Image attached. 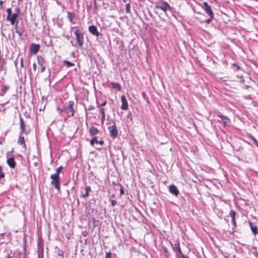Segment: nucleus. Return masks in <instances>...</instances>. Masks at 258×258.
<instances>
[{"instance_id": "680f3d73", "label": "nucleus", "mask_w": 258, "mask_h": 258, "mask_svg": "<svg viewBox=\"0 0 258 258\" xmlns=\"http://www.w3.org/2000/svg\"><path fill=\"white\" fill-rule=\"evenodd\" d=\"M5 175V173H2L1 174H0V179L2 178H4Z\"/></svg>"}, {"instance_id": "72a5a7b5", "label": "nucleus", "mask_w": 258, "mask_h": 258, "mask_svg": "<svg viewBox=\"0 0 258 258\" xmlns=\"http://www.w3.org/2000/svg\"><path fill=\"white\" fill-rule=\"evenodd\" d=\"M19 16L18 13H14L10 16L11 18L17 20V18Z\"/></svg>"}, {"instance_id": "423d86ee", "label": "nucleus", "mask_w": 258, "mask_h": 258, "mask_svg": "<svg viewBox=\"0 0 258 258\" xmlns=\"http://www.w3.org/2000/svg\"><path fill=\"white\" fill-rule=\"evenodd\" d=\"M74 33L76 35V40L77 42V43L78 44V45L80 47H82V46L83 45V43H84L83 34L78 29H77L75 31Z\"/></svg>"}, {"instance_id": "b1692460", "label": "nucleus", "mask_w": 258, "mask_h": 258, "mask_svg": "<svg viewBox=\"0 0 258 258\" xmlns=\"http://www.w3.org/2000/svg\"><path fill=\"white\" fill-rule=\"evenodd\" d=\"M18 143L19 145H23V147H26V144L25 143V139L24 137L20 136L18 140Z\"/></svg>"}, {"instance_id": "a878e982", "label": "nucleus", "mask_w": 258, "mask_h": 258, "mask_svg": "<svg viewBox=\"0 0 258 258\" xmlns=\"http://www.w3.org/2000/svg\"><path fill=\"white\" fill-rule=\"evenodd\" d=\"M37 60H38V63L40 66H43L44 65L45 63V61L44 59L43 58V57L41 56H37Z\"/></svg>"}, {"instance_id": "20e7f679", "label": "nucleus", "mask_w": 258, "mask_h": 258, "mask_svg": "<svg viewBox=\"0 0 258 258\" xmlns=\"http://www.w3.org/2000/svg\"><path fill=\"white\" fill-rule=\"evenodd\" d=\"M15 28L16 29V32L19 35L20 37H21L25 32V27L23 22H21L20 23L18 21H17Z\"/></svg>"}, {"instance_id": "ddd939ff", "label": "nucleus", "mask_w": 258, "mask_h": 258, "mask_svg": "<svg viewBox=\"0 0 258 258\" xmlns=\"http://www.w3.org/2000/svg\"><path fill=\"white\" fill-rule=\"evenodd\" d=\"M89 133L91 136L95 137V135H97L99 133V131L98 129L96 127H95L94 126H91L90 127L89 130Z\"/></svg>"}, {"instance_id": "13d9d810", "label": "nucleus", "mask_w": 258, "mask_h": 258, "mask_svg": "<svg viewBox=\"0 0 258 258\" xmlns=\"http://www.w3.org/2000/svg\"><path fill=\"white\" fill-rule=\"evenodd\" d=\"M92 221L93 222L94 226H96V224L95 223L97 222V221L96 220V219L94 218H92Z\"/></svg>"}, {"instance_id": "39448f33", "label": "nucleus", "mask_w": 258, "mask_h": 258, "mask_svg": "<svg viewBox=\"0 0 258 258\" xmlns=\"http://www.w3.org/2000/svg\"><path fill=\"white\" fill-rule=\"evenodd\" d=\"M112 125L108 127V129L109 130L110 136L113 139L116 138L118 136V130L115 124V122L113 121H112Z\"/></svg>"}, {"instance_id": "e2e57ef3", "label": "nucleus", "mask_w": 258, "mask_h": 258, "mask_svg": "<svg viewBox=\"0 0 258 258\" xmlns=\"http://www.w3.org/2000/svg\"><path fill=\"white\" fill-rule=\"evenodd\" d=\"M21 67H23V58H22L21 59Z\"/></svg>"}, {"instance_id": "8fccbe9b", "label": "nucleus", "mask_w": 258, "mask_h": 258, "mask_svg": "<svg viewBox=\"0 0 258 258\" xmlns=\"http://www.w3.org/2000/svg\"><path fill=\"white\" fill-rule=\"evenodd\" d=\"M95 109V106L93 105H90L88 108L89 110H92Z\"/></svg>"}, {"instance_id": "0eeeda50", "label": "nucleus", "mask_w": 258, "mask_h": 258, "mask_svg": "<svg viewBox=\"0 0 258 258\" xmlns=\"http://www.w3.org/2000/svg\"><path fill=\"white\" fill-rule=\"evenodd\" d=\"M172 250L174 251L176 258H179V256L182 253L180 247V243L179 241L176 242L174 244L170 243Z\"/></svg>"}, {"instance_id": "4c0bfd02", "label": "nucleus", "mask_w": 258, "mask_h": 258, "mask_svg": "<svg viewBox=\"0 0 258 258\" xmlns=\"http://www.w3.org/2000/svg\"><path fill=\"white\" fill-rule=\"evenodd\" d=\"M7 12L8 13V15L7 16H9V17L11 16L12 15V10L11 8H8L7 9Z\"/></svg>"}, {"instance_id": "6e6d98bb", "label": "nucleus", "mask_w": 258, "mask_h": 258, "mask_svg": "<svg viewBox=\"0 0 258 258\" xmlns=\"http://www.w3.org/2000/svg\"><path fill=\"white\" fill-rule=\"evenodd\" d=\"M94 7L95 9H97V3L96 0H94Z\"/></svg>"}, {"instance_id": "2eb2a0df", "label": "nucleus", "mask_w": 258, "mask_h": 258, "mask_svg": "<svg viewBox=\"0 0 258 258\" xmlns=\"http://www.w3.org/2000/svg\"><path fill=\"white\" fill-rule=\"evenodd\" d=\"M13 252L9 247H7L4 251V257L5 258H13Z\"/></svg>"}, {"instance_id": "de8ad7c7", "label": "nucleus", "mask_w": 258, "mask_h": 258, "mask_svg": "<svg viewBox=\"0 0 258 258\" xmlns=\"http://www.w3.org/2000/svg\"><path fill=\"white\" fill-rule=\"evenodd\" d=\"M100 112L101 115H105V109L104 108L102 107L100 108Z\"/></svg>"}, {"instance_id": "6e6552de", "label": "nucleus", "mask_w": 258, "mask_h": 258, "mask_svg": "<svg viewBox=\"0 0 258 258\" xmlns=\"http://www.w3.org/2000/svg\"><path fill=\"white\" fill-rule=\"evenodd\" d=\"M203 9L204 10L205 12L209 15V17H211L212 18V17L214 16V13L211 7L208 5V4L207 2L204 3Z\"/></svg>"}, {"instance_id": "774afa93", "label": "nucleus", "mask_w": 258, "mask_h": 258, "mask_svg": "<svg viewBox=\"0 0 258 258\" xmlns=\"http://www.w3.org/2000/svg\"><path fill=\"white\" fill-rule=\"evenodd\" d=\"M71 44H72V45L73 46H74V44H73V41H71Z\"/></svg>"}, {"instance_id": "6ab92c4d", "label": "nucleus", "mask_w": 258, "mask_h": 258, "mask_svg": "<svg viewBox=\"0 0 258 258\" xmlns=\"http://www.w3.org/2000/svg\"><path fill=\"white\" fill-rule=\"evenodd\" d=\"M91 191V188L90 186H86L85 187V193L81 194L80 197L81 198H88L90 195V192Z\"/></svg>"}, {"instance_id": "1a4fd4ad", "label": "nucleus", "mask_w": 258, "mask_h": 258, "mask_svg": "<svg viewBox=\"0 0 258 258\" xmlns=\"http://www.w3.org/2000/svg\"><path fill=\"white\" fill-rule=\"evenodd\" d=\"M169 191L170 194H172L175 197H177L179 194V191L178 188L174 184H171L169 186Z\"/></svg>"}, {"instance_id": "5fc2aeb1", "label": "nucleus", "mask_w": 258, "mask_h": 258, "mask_svg": "<svg viewBox=\"0 0 258 258\" xmlns=\"http://www.w3.org/2000/svg\"><path fill=\"white\" fill-rule=\"evenodd\" d=\"M33 69L34 71H36V69H37V66H36V63H34L33 64Z\"/></svg>"}, {"instance_id": "c85d7f7f", "label": "nucleus", "mask_w": 258, "mask_h": 258, "mask_svg": "<svg viewBox=\"0 0 258 258\" xmlns=\"http://www.w3.org/2000/svg\"><path fill=\"white\" fill-rule=\"evenodd\" d=\"M63 169V167H62V166L58 167L56 169L55 173L54 174L59 176L60 173L61 172V170Z\"/></svg>"}, {"instance_id": "a19ab883", "label": "nucleus", "mask_w": 258, "mask_h": 258, "mask_svg": "<svg viewBox=\"0 0 258 258\" xmlns=\"http://www.w3.org/2000/svg\"><path fill=\"white\" fill-rule=\"evenodd\" d=\"M95 143L96 144H99L100 145H101V146H102L103 144H104V141L103 140H100V141H98L97 140V142H95Z\"/></svg>"}, {"instance_id": "ea45409f", "label": "nucleus", "mask_w": 258, "mask_h": 258, "mask_svg": "<svg viewBox=\"0 0 258 258\" xmlns=\"http://www.w3.org/2000/svg\"><path fill=\"white\" fill-rule=\"evenodd\" d=\"M119 191H120V195H124V189H123V187L122 186H120V188L119 189Z\"/></svg>"}, {"instance_id": "f03ea898", "label": "nucleus", "mask_w": 258, "mask_h": 258, "mask_svg": "<svg viewBox=\"0 0 258 258\" xmlns=\"http://www.w3.org/2000/svg\"><path fill=\"white\" fill-rule=\"evenodd\" d=\"M74 102L73 101H69L67 107H65L61 110V112H64L68 114L69 116H74L75 110L73 108Z\"/></svg>"}, {"instance_id": "5701e85b", "label": "nucleus", "mask_w": 258, "mask_h": 258, "mask_svg": "<svg viewBox=\"0 0 258 258\" xmlns=\"http://www.w3.org/2000/svg\"><path fill=\"white\" fill-rule=\"evenodd\" d=\"M10 89V86L7 85H5L3 86V87L2 88V89L0 91V96H3L6 92L8 91V90Z\"/></svg>"}, {"instance_id": "c9c22d12", "label": "nucleus", "mask_w": 258, "mask_h": 258, "mask_svg": "<svg viewBox=\"0 0 258 258\" xmlns=\"http://www.w3.org/2000/svg\"><path fill=\"white\" fill-rule=\"evenodd\" d=\"M214 18V16H213L212 17V18L211 17H209V18L207 19L206 21H205V22L209 24L211 23V21L212 20V19Z\"/></svg>"}, {"instance_id": "412c9836", "label": "nucleus", "mask_w": 258, "mask_h": 258, "mask_svg": "<svg viewBox=\"0 0 258 258\" xmlns=\"http://www.w3.org/2000/svg\"><path fill=\"white\" fill-rule=\"evenodd\" d=\"M218 116L220 117L223 121V123L226 125L228 123H230V120L229 118L225 115H221V114H218Z\"/></svg>"}, {"instance_id": "4be33fe9", "label": "nucleus", "mask_w": 258, "mask_h": 258, "mask_svg": "<svg viewBox=\"0 0 258 258\" xmlns=\"http://www.w3.org/2000/svg\"><path fill=\"white\" fill-rule=\"evenodd\" d=\"M23 255V258H26V254L23 255L21 251L16 250L13 252V256L15 258H21Z\"/></svg>"}, {"instance_id": "7ed1b4c3", "label": "nucleus", "mask_w": 258, "mask_h": 258, "mask_svg": "<svg viewBox=\"0 0 258 258\" xmlns=\"http://www.w3.org/2000/svg\"><path fill=\"white\" fill-rule=\"evenodd\" d=\"M155 8L157 9L162 10L165 13H166L167 10H171V8L169 4L167 2L164 1H161L159 2L158 4L156 5Z\"/></svg>"}, {"instance_id": "37998d69", "label": "nucleus", "mask_w": 258, "mask_h": 258, "mask_svg": "<svg viewBox=\"0 0 258 258\" xmlns=\"http://www.w3.org/2000/svg\"><path fill=\"white\" fill-rule=\"evenodd\" d=\"M4 3V1L1 0L0 1V10H2L4 9L3 4Z\"/></svg>"}, {"instance_id": "49530a36", "label": "nucleus", "mask_w": 258, "mask_h": 258, "mask_svg": "<svg viewBox=\"0 0 258 258\" xmlns=\"http://www.w3.org/2000/svg\"><path fill=\"white\" fill-rule=\"evenodd\" d=\"M15 13H18V15H20V9L19 8H16L15 9Z\"/></svg>"}, {"instance_id": "9b49d317", "label": "nucleus", "mask_w": 258, "mask_h": 258, "mask_svg": "<svg viewBox=\"0 0 258 258\" xmlns=\"http://www.w3.org/2000/svg\"><path fill=\"white\" fill-rule=\"evenodd\" d=\"M89 31L91 34L97 37H98L100 35V33L97 30V27L95 25L90 26L89 27Z\"/></svg>"}, {"instance_id": "e433bc0d", "label": "nucleus", "mask_w": 258, "mask_h": 258, "mask_svg": "<svg viewBox=\"0 0 258 258\" xmlns=\"http://www.w3.org/2000/svg\"><path fill=\"white\" fill-rule=\"evenodd\" d=\"M4 233L0 234V243H4Z\"/></svg>"}, {"instance_id": "2f4dec72", "label": "nucleus", "mask_w": 258, "mask_h": 258, "mask_svg": "<svg viewBox=\"0 0 258 258\" xmlns=\"http://www.w3.org/2000/svg\"><path fill=\"white\" fill-rule=\"evenodd\" d=\"M249 138H250L253 141L254 143L258 147V141L256 140V139L252 135L249 136Z\"/></svg>"}, {"instance_id": "0e129e2a", "label": "nucleus", "mask_w": 258, "mask_h": 258, "mask_svg": "<svg viewBox=\"0 0 258 258\" xmlns=\"http://www.w3.org/2000/svg\"><path fill=\"white\" fill-rule=\"evenodd\" d=\"M2 173H4L3 172V171H2V167L0 166V174H1Z\"/></svg>"}, {"instance_id": "c03bdc74", "label": "nucleus", "mask_w": 258, "mask_h": 258, "mask_svg": "<svg viewBox=\"0 0 258 258\" xmlns=\"http://www.w3.org/2000/svg\"><path fill=\"white\" fill-rule=\"evenodd\" d=\"M127 118L130 119L131 120H132V113L131 112L128 113V114L127 115Z\"/></svg>"}, {"instance_id": "7c9ffc66", "label": "nucleus", "mask_w": 258, "mask_h": 258, "mask_svg": "<svg viewBox=\"0 0 258 258\" xmlns=\"http://www.w3.org/2000/svg\"><path fill=\"white\" fill-rule=\"evenodd\" d=\"M142 95L143 98L145 100H146L147 102H149V98L148 95L146 94V93L144 91H143L142 92Z\"/></svg>"}, {"instance_id": "4468645a", "label": "nucleus", "mask_w": 258, "mask_h": 258, "mask_svg": "<svg viewBox=\"0 0 258 258\" xmlns=\"http://www.w3.org/2000/svg\"><path fill=\"white\" fill-rule=\"evenodd\" d=\"M236 214V212L233 210H231L229 213V215L231 217L232 219V223L234 228L236 227V223L235 219Z\"/></svg>"}, {"instance_id": "f704fd0d", "label": "nucleus", "mask_w": 258, "mask_h": 258, "mask_svg": "<svg viewBox=\"0 0 258 258\" xmlns=\"http://www.w3.org/2000/svg\"><path fill=\"white\" fill-rule=\"evenodd\" d=\"M95 142H97V137H94L90 141V144L92 146H93L95 143Z\"/></svg>"}, {"instance_id": "bb28decb", "label": "nucleus", "mask_w": 258, "mask_h": 258, "mask_svg": "<svg viewBox=\"0 0 258 258\" xmlns=\"http://www.w3.org/2000/svg\"><path fill=\"white\" fill-rule=\"evenodd\" d=\"M64 65L66 66L68 68L74 67L75 64L67 60H64L63 61Z\"/></svg>"}, {"instance_id": "052dcab7", "label": "nucleus", "mask_w": 258, "mask_h": 258, "mask_svg": "<svg viewBox=\"0 0 258 258\" xmlns=\"http://www.w3.org/2000/svg\"><path fill=\"white\" fill-rule=\"evenodd\" d=\"M164 251L166 254H167L168 252L167 248L166 247H164Z\"/></svg>"}, {"instance_id": "f8f14e48", "label": "nucleus", "mask_w": 258, "mask_h": 258, "mask_svg": "<svg viewBox=\"0 0 258 258\" xmlns=\"http://www.w3.org/2000/svg\"><path fill=\"white\" fill-rule=\"evenodd\" d=\"M121 108L122 110H125L128 108V103L127 102V100L126 99V98L124 96L122 95L121 97Z\"/></svg>"}, {"instance_id": "603ef678", "label": "nucleus", "mask_w": 258, "mask_h": 258, "mask_svg": "<svg viewBox=\"0 0 258 258\" xmlns=\"http://www.w3.org/2000/svg\"><path fill=\"white\" fill-rule=\"evenodd\" d=\"M179 258H189L188 256L184 255L182 253L180 256Z\"/></svg>"}, {"instance_id": "09e8293b", "label": "nucleus", "mask_w": 258, "mask_h": 258, "mask_svg": "<svg viewBox=\"0 0 258 258\" xmlns=\"http://www.w3.org/2000/svg\"><path fill=\"white\" fill-rule=\"evenodd\" d=\"M105 119V115H101V122H102V123H103Z\"/></svg>"}, {"instance_id": "cd10ccee", "label": "nucleus", "mask_w": 258, "mask_h": 258, "mask_svg": "<svg viewBox=\"0 0 258 258\" xmlns=\"http://www.w3.org/2000/svg\"><path fill=\"white\" fill-rule=\"evenodd\" d=\"M86 210L87 211L88 214H91L94 212V209L91 208L90 205H89L86 207Z\"/></svg>"}, {"instance_id": "dca6fc26", "label": "nucleus", "mask_w": 258, "mask_h": 258, "mask_svg": "<svg viewBox=\"0 0 258 258\" xmlns=\"http://www.w3.org/2000/svg\"><path fill=\"white\" fill-rule=\"evenodd\" d=\"M7 163L10 168L13 169L15 168L16 164L14 158L11 157L8 158L7 160Z\"/></svg>"}, {"instance_id": "a211bd4d", "label": "nucleus", "mask_w": 258, "mask_h": 258, "mask_svg": "<svg viewBox=\"0 0 258 258\" xmlns=\"http://www.w3.org/2000/svg\"><path fill=\"white\" fill-rule=\"evenodd\" d=\"M20 128L21 130L20 134L22 135L25 132V124L23 119L21 117H20Z\"/></svg>"}, {"instance_id": "c756f323", "label": "nucleus", "mask_w": 258, "mask_h": 258, "mask_svg": "<svg viewBox=\"0 0 258 258\" xmlns=\"http://www.w3.org/2000/svg\"><path fill=\"white\" fill-rule=\"evenodd\" d=\"M7 20L8 21H10L11 24L12 25H14V24H15V23H16V22H17V20H15V19H12V18H11L10 17H9V16H7Z\"/></svg>"}, {"instance_id": "aec40b11", "label": "nucleus", "mask_w": 258, "mask_h": 258, "mask_svg": "<svg viewBox=\"0 0 258 258\" xmlns=\"http://www.w3.org/2000/svg\"><path fill=\"white\" fill-rule=\"evenodd\" d=\"M67 18L71 23L74 24L75 23V22L73 21V20L75 18V13L70 12H67Z\"/></svg>"}, {"instance_id": "79ce46f5", "label": "nucleus", "mask_w": 258, "mask_h": 258, "mask_svg": "<svg viewBox=\"0 0 258 258\" xmlns=\"http://www.w3.org/2000/svg\"><path fill=\"white\" fill-rule=\"evenodd\" d=\"M232 66L236 69L237 70L240 69V67L237 63H233Z\"/></svg>"}, {"instance_id": "393cba45", "label": "nucleus", "mask_w": 258, "mask_h": 258, "mask_svg": "<svg viewBox=\"0 0 258 258\" xmlns=\"http://www.w3.org/2000/svg\"><path fill=\"white\" fill-rule=\"evenodd\" d=\"M111 85L113 88L115 89L118 91H120L121 89L120 85L119 83L112 82L111 83Z\"/></svg>"}, {"instance_id": "bf43d9fd", "label": "nucleus", "mask_w": 258, "mask_h": 258, "mask_svg": "<svg viewBox=\"0 0 258 258\" xmlns=\"http://www.w3.org/2000/svg\"><path fill=\"white\" fill-rule=\"evenodd\" d=\"M250 87L248 85H244L243 87H242V88L244 89H248Z\"/></svg>"}, {"instance_id": "338daca9", "label": "nucleus", "mask_w": 258, "mask_h": 258, "mask_svg": "<svg viewBox=\"0 0 258 258\" xmlns=\"http://www.w3.org/2000/svg\"><path fill=\"white\" fill-rule=\"evenodd\" d=\"M48 82H49V85H50V84H51L50 79L49 78H48Z\"/></svg>"}, {"instance_id": "f257e3e1", "label": "nucleus", "mask_w": 258, "mask_h": 258, "mask_svg": "<svg viewBox=\"0 0 258 258\" xmlns=\"http://www.w3.org/2000/svg\"><path fill=\"white\" fill-rule=\"evenodd\" d=\"M51 179L50 184L53 185L57 190L59 191L60 189V181L59 176L55 174H52L50 177Z\"/></svg>"}, {"instance_id": "4d7b16f0", "label": "nucleus", "mask_w": 258, "mask_h": 258, "mask_svg": "<svg viewBox=\"0 0 258 258\" xmlns=\"http://www.w3.org/2000/svg\"><path fill=\"white\" fill-rule=\"evenodd\" d=\"M63 254V252L62 251L59 250L58 252V255L60 256H62Z\"/></svg>"}, {"instance_id": "473e14b6", "label": "nucleus", "mask_w": 258, "mask_h": 258, "mask_svg": "<svg viewBox=\"0 0 258 258\" xmlns=\"http://www.w3.org/2000/svg\"><path fill=\"white\" fill-rule=\"evenodd\" d=\"M125 11L127 13H130L131 12V6L130 4H127L125 5Z\"/></svg>"}, {"instance_id": "69168bd1", "label": "nucleus", "mask_w": 258, "mask_h": 258, "mask_svg": "<svg viewBox=\"0 0 258 258\" xmlns=\"http://www.w3.org/2000/svg\"><path fill=\"white\" fill-rule=\"evenodd\" d=\"M57 110H59V111H60L59 113H61V112H62L61 111V110L62 109H60L59 107H57Z\"/></svg>"}, {"instance_id": "9d476101", "label": "nucleus", "mask_w": 258, "mask_h": 258, "mask_svg": "<svg viewBox=\"0 0 258 258\" xmlns=\"http://www.w3.org/2000/svg\"><path fill=\"white\" fill-rule=\"evenodd\" d=\"M40 45L35 43H32L30 46V51L32 54H36L40 49Z\"/></svg>"}, {"instance_id": "f3484780", "label": "nucleus", "mask_w": 258, "mask_h": 258, "mask_svg": "<svg viewBox=\"0 0 258 258\" xmlns=\"http://www.w3.org/2000/svg\"><path fill=\"white\" fill-rule=\"evenodd\" d=\"M248 224H249V226L250 229H251L252 232L253 233V234L254 235H256V234H258L257 227L256 226H254L252 222L250 221H248Z\"/></svg>"}, {"instance_id": "58836bf2", "label": "nucleus", "mask_w": 258, "mask_h": 258, "mask_svg": "<svg viewBox=\"0 0 258 258\" xmlns=\"http://www.w3.org/2000/svg\"><path fill=\"white\" fill-rule=\"evenodd\" d=\"M110 202H111V205L112 207L115 206L117 204L116 201L114 200H111Z\"/></svg>"}, {"instance_id": "a18cd8bd", "label": "nucleus", "mask_w": 258, "mask_h": 258, "mask_svg": "<svg viewBox=\"0 0 258 258\" xmlns=\"http://www.w3.org/2000/svg\"><path fill=\"white\" fill-rule=\"evenodd\" d=\"M239 78L241 79V80L240 81V83L241 84H244L245 83V80L243 79V76H241L239 77Z\"/></svg>"}, {"instance_id": "864d4df0", "label": "nucleus", "mask_w": 258, "mask_h": 258, "mask_svg": "<svg viewBox=\"0 0 258 258\" xmlns=\"http://www.w3.org/2000/svg\"><path fill=\"white\" fill-rule=\"evenodd\" d=\"M106 104V101H104L102 104H101L100 105H98L97 106L98 107H103L104 106H105V105Z\"/></svg>"}, {"instance_id": "3c124183", "label": "nucleus", "mask_w": 258, "mask_h": 258, "mask_svg": "<svg viewBox=\"0 0 258 258\" xmlns=\"http://www.w3.org/2000/svg\"><path fill=\"white\" fill-rule=\"evenodd\" d=\"M41 66V72L42 73L45 70V67L44 65L40 66Z\"/></svg>"}]
</instances>
